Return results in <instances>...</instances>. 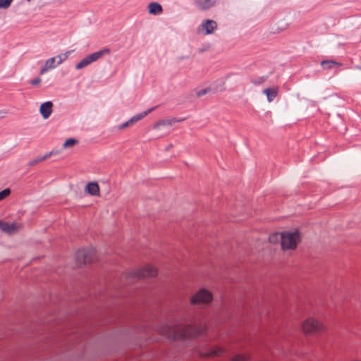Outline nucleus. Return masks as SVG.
I'll list each match as a JSON object with an SVG mask.
<instances>
[{
    "mask_svg": "<svg viewBox=\"0 0 361 361\" xmlns=\"http://www.w3.org/2000/svg\"><path fill=\"white\" fill-rule=\"evenodd\" d=\"M54 68H55V59L51 58L46 61L44 66L41 69L40 73L42 75L48 70Z\"/></svg>",
    "mask_w": 361,
    "mask_h": 361,
    "instance_id": "nucleus-12",
    "label": "nucleus"
},
{
    "mask_svg": "<svg viewBox=\"0 0 361 361\" xmlns=\"http://www.w3.org/2000/svg\"><path fill=\"white\" fill-rule=\"evenodd\" d=\"M110 52V50L109 49H104L102 51L93 53L89 56H87L86 58L82 59L80 63H78L76 65V68L80 69L82 68L90 63H91L93 61H97L99 58H101L104 54H109Z\"/></svg>",
    "mask_w": 361,
    "mask_h": 361,
    "instance_id": "nucleus-3",
    "label": "nucleus"
},
{
    "mask_svg": "<svg viewBox=\"0 0 361 361\" xmlns=\"http://www.w3.org/2000/svg\"><path fill=\"white\" fill-rule=\"evenodd\" d=\"M78 143V141L75 139L70 138L68 139L63 144V147L67 148L70 147H73L75 144Z\"/></svg>",
    "mask_w": 361,
    "mask_h": 361,
    "instance_id": "nucleus-14",
    "label": "nucleus"
},
{
    "mask_svg": "<svg viewBox=\"0 0 361 361\" xmlns=\"http://www.w3.org/2000/svg\"><path fill=\"white\" fill-rule=\"evenodd\" d=\"M93 255L92 252H89L88 254L85 255V254H82V257H83V262L84 263H89L91 262V260L90 259H88V255L90 256H92Z\"/></svg>",
    "mask_w": 361,
    "mask_h": 361,
    "instance_id": "nucleus-20",
    "label": "nucleus"
},
{
    "mask_svg": "<svg viewBox=\"0 0 361 361\" xmlns=\"http://www.w3.org/2000/svg\"><path fill=\"white\" fill-rule=\"evenodd\" d=\"M53 104L51 102L43 103L40 106V113L44 118H49L52 112Z\"/></svg>",
    "mask_w": 361,
    "mask_h": 361,
    "instance_id": "nucleus-8",
    "label": "nucleus"
},
{
    "mask_svg": "<svg viewBox=\"0 0 361 361\" xmlns=\"http://www.w3.org/2000/svg\"><path fill=\"white\" fill-rule=\"evenodd\" d=\"M196 4L202 10L211 8L214 4V0H196Z\"/></svg>",
    "mask_w": 361,
    "mask_h": 361,
    "instance_id": "nucleus-9",
    "label": "nucleus"
},
{
    "mask_svg": "<svg viewBox=\"0 0 361 361\" xmlns=\"http://www.w3.org/2000/svg\"><path fill=\"white\" fill-rule=\"evenodd\" d=\"M13 0H0V8H8Z\"/></svg>",
    "mask_w": 361,
    "mask_h": 361,
    "instance_id": "nucleus-17",
    "label": "nucleus"
},
{
    "mask_svg": "<svg viewBox=\"0 0 361 361\" xmlns=\"http://www.w3.org/2000/svg\"><path fill=\"white\" fill-rule=\"evenodd\" d=\"M336 63L334 62H332V61H323L322 63V66L325 68H330L332 66L335 65Z\"/></svg>",
    "mask_w": 361,
    "mask_h": 361,
    "instance_id": "nucleus-19",
    "label": "nucleus"
},
{
    "mask_svg": "<svg viewBox=\"0 0 361 361\" xmlns=\"http://www.w3.org/2000/svg\"><path fill=\"white\" fill-rule=\"evenodd\" d=\"M212 300V295L207 290L202 289L191 298V303H208Z\"/></svg>",
    "mask_w": 361,
    "mask_h": 361,
    "instance_id": "nucleus-4",
    "label": "nucleus"
},
{
    "mask_svg": "<svg viewBox=\"0 0 361 361\" xmlns=\"http://www.w3.org/2000/svg\"><path fill=\"white\" fill-rule=\"evenodd\" d=\"M157 274V270L156 268L152 266H147L141 270L137 274L139 278H147L153 277Z\"/></svg>",
    "mask_w": 361,
    "mask_h": 361,
    "instance_id": "nucleus-5",
    "label": "nucleus"
},
{
    "mask_svg": "<svg viewBox=\"0 0 361 361\" xmlns=\"http://www.w3.org/2000/svg\"><path fill=\"white\" fill-rule=\"evenodd\" d=\"M278 235H279L278 233H275V234L271 235L269 237V241L271 243H276L277 241V240H278Z\"/></svg>",
    "mask_w": 361,
    "mask_h": 361,
    "instance_id": "nucleus-21",
    "label": "nucleus"
},
{
    "mask_svg": "<svg viewBox=\"0 0 361 361\" xmlns=\"http://www.w3.org/2000/svg\"><path fill=\"white\" fill-rule=\"evenodd\" d=\"M86 190L92 195H97L99 192V185L96 183H90L87 185Z\"/></svg>",
    "mask_w": 361,
    "mask_h": 361,
    "instance_id": "nucleus-10",
    "label": "nucleus"
},
{
    "mask_svg": "<svg viewBox=\"0 0 361 361\" xmlns=\"http://www.w3.org/2000/svg\"><path fill=\"white\" fill-rule=\"evenodd\" d=\"M265 94L267 95V97L269 101H271L273 98L276 96L277 92L273 89H267L264 90Z\"/></svg>",
    "mask_w": 361,
    "mask_h": 361,
    "instance_id": "nucleus-13",
    "label": "nucleus"
},
{
    "mask_svg": "<svg viewBox=\"0 0 361 361\" xmlns=\"http://www.w3.org/2000/svg\"><path fill=\"white\" fill-rule=\"evenodd\" d=\"M20 225L0 221V228L6 233H13L18 230Z\"/></svg>",
    "mask_w": 361,
    "mask_h": 361,
    "instance_id": "nucleus-6",
    "label": "nucleus"
},
{
    "mask_svg": "<svg viewBox=\"0 0 361 361\" xmlns=\"http://www.w3.org/2000/svg\"><path fill=\"white\" fill-rule=\"evenodd\" d=\"M248 359V356L245 355H237L232 359L233 361H246Z\"/></svg>",
    "mask_w": 361,
    "mask_h": 361,
    "instance_id": "nucleus-15",
    "label": "nucleus"
},
{
    "mask_svg": "<svg viewBox=\"0 0 361 361\" xmlns=\"http://www.w3.org/2000/svg\"><path fill=\"white\" fill-rule=\"evenodd\" d=\"M223 350L219 348V347H216L214 348V349L209 353L207 355L210 356V355H214V356H218V355H220L222 353Z\"/></svg>",
    "mask_w": 361,
    "mask_h": 361,
    "instance_id": "nucleus-16",
    "label": "nucleus"
},
{
    "mask_svg": "<svg viewBox=\"0 0 361 361\" xmlns=\"http://www.w3.org/2000/svg\"><path fill=\"white\" fill-rule=\"evenodd\" d=\"M41 82V79L39 78H36V79H34V80H32L30 81V84L32 85H39V83Z\"/></svg>",
    "mask_w": 361,
    "mask_h": 361,
    "instance_id": "nucleus-22",
    "label": "nucleus"
},
{
    "mask_svg": "<svg viewBox=\"0 0 361 361\" xmlns=\"http://www.w3.org/2000/svg\"><path fill=\"white\" fill-rule=\"evenodd\" d=\"M202 28L205 30V34H211L217 27V24L214 20H207L202 23Z\"/></svg>",
    "mask_w": 361,
    "mask_h": 361,
    "instance_id": "nucleus-7",
    "label": "nucleus"
},
{
    "mask_svg": "<svg viewBox=\"0 0 361 361\" xmlns=\"http://www.w3.org/2000/svg\"><path fill=\"white\" fill-rule=\"evenodd\" d=\"M11 193V191L9 189H5L0 192V201L8 196Z\"/></svg>",
    "mask_w": 361,
    "mask_h": 361,
    "instance_id": "nucleus-18",
    "label": "nucleus"
},
{
    "mask_svg": "<svg viewBox=\"0 0 361 361\" xmlns=\"http://www.w3.org/2000/svg\"><path fill=\"white\" fill-rule=\"evenodd\" d=\"M149 12L151 14L157 15L162 12L161 6L157 3H151L149 5Z\"/></svg>",
    "mask_w": 361,
    "mask_h": 361,
    "instance_id": "nucleus-11",
    "label": "nucleus"
},
{
    "mask_svg": "<svg viewBox=\"0 0 361 361\" xmlns=\"http://www.w3.org/2000/svg\"><path fill=\"white\" fill-rule=\"evenodd\" d=\"M301 328L305 334L310 335L322 331L324 329V326L320 321L313 317H309L302 323Z\"/></svg>",
    "mask_w": 361,
    "mask_h": 361,
    "instance_id": "nucleus-1",
    "label": "nucleus"
},
{
    "mask_svg": "<svg viewBox=\"0 0 361 361\" xmlns=\"http://www.w3.org/2000/svg\"><path fill=\"white\" fill-rule=\"evenodd\" d=\"M281 239V247L283 250H293L299 243L300 234L298 231L284 232L280 234Z\"/></svg>",
    "mask_w": 361,
    "mask_h": 361,
    "instance_id": "nucleus-2",
    "label": "nucleus"
}]
</instances>
